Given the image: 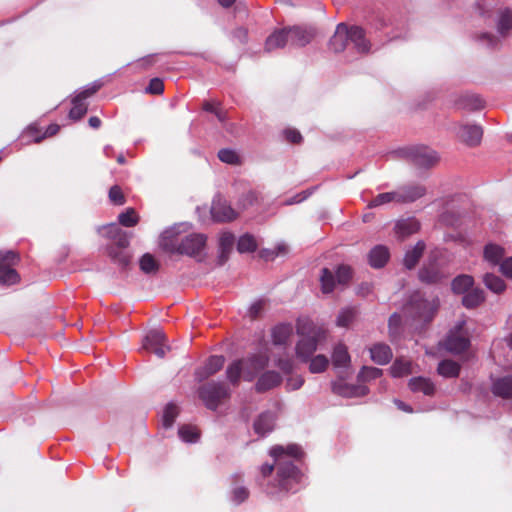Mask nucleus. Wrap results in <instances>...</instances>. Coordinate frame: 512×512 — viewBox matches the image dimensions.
<instances>
[{
    "label": "nucleus",
    "mask_w": 512,
    "mask_h": 512,
    "mask_svg": "<svg viewBox=\"0 0 512 512\" xmlns=\"http://www.w3.org/2000/svg\"><path fill=\"white\" fill-rule=\"evenodd\" d=\"M270 455L274 458L273 464H263L260 473L263 479L270 477L276 469L273 481L268 482L266 493L269 496H276L279 492L287 493L300 483L301 471L288 458L300 459L303 456L301 448L296 444L286 447L276 445L270 449Z\"/></svg>",
    "instance_id": "nucleus-1"
},
{
    "label": "nucleus",
    "mask_w": 512,
    "mask_h": 512,
    "mask_svg": "<svg viewBox=\"0 0 512 512\" xmlns=\"http://www.w3.org/2000/svg\"><path fill=\"white\" fill-rule=\"evenodd\" d=\"M439 307L440 300L437 296L427 298L422 292L415 291L403 306V315L411 325L424 328L433 321Z\"/></svg>",
    "instance_id": "nucleus-2"
},
{
    "label": "nucleus",
    "mask_w": 512,
    "mask_h": 512,
    "mask_svg": "<svg viewBox=\"0 0 512 512\" xmlns=\"http://www.w3.org/2000/svg\"><path fill=\"white\" fill-rule=\"evenodd\" d=\"M189 223H178L164 230L159 246L171 254L192 255V230Z\"/></svg>",
    "instance_id": "nucleus-3"
},
{
    "label": "nucleus",
    "mask_w": 512,
    "mask_h": 512,
    "mask_svg": "<svg viewBox=\"0 0 512 512\" xmlns=\"http://www.w3.org/2000/svg\"><path fill=\"white\" fill-rule=\"evenodd\" d=\"M297 332L303 336L296 346L297 357L308 361L317 349L321 331L312 327L309 321L298 322Z\"/></svg>",
    "instance_id": "nucleus-4"
},
{
    "label": "nucleus",
    "mask_w": 512,
    "mask_h": 512,
    "mask_svg": "<svg viewBox=\"0 0 512 512\" xmlns=\"http://www.w3.org/2000/svg\"><path fill=\"white\" fill-rule=\"evenodd\" d=\"M199 397L208 409L215 410L230 398V389L222 382H208L200 387Z\"/></svg>",
    "instance_id": "nucleus-5"
},
{
    "label": "nucleus",
    "mask_w": 512,
    "mask_h": 512,
    "mask_svg": "<svg viewBox=\"0 0 512 512\" xmlns=\"http://www.w3.org/2000/svg\"><path fill=\"white\" fill-rule=\"evenodd\" d=\"M102 87L101 81H95L87 85L82 91L72 99V108L69 117L73 120L81 119L87 112V104L85 100L94 95Z\"/></svg>",
    "instance_id": "nucleus-6"
},
{
    "label": "nucleus",
    "mask_w": 512,
    "mask_h": 512,
    "mask_svg": "<svg viewBox=\"0 0 512 512\" xmlns=\"http://www.w3.org/2000/svg\"><path fill=\"white\" fill-rule=\"evenodd\" d=\"M406 153L411 162L419 168H430L439 161L437 153L426 146L410 147Z\"/></svg>",
    "instance_id": "nucleus-7"
},
{
    "label": "nucleus",
    "mask_w": 512,
    "mask_h": 512,
    "mask_svg": "<svg viewBox=\"0 0 512 512\" xmlns=\"http://www.w3.org/2000/svg\"><path fill=\"white\" fill-rule=\"evenodd\" d=\"M142 349L153 352L157 357L163 358L169 351L165 334L159 329L149 331L142 340Z\"/></svg>",
    "instance_id": "nucleus-8"
},
{
    "label": "nucleus",
    "mask_w": 512,
    "mask_h": 512,
    "mask_svg": "<svg viewBox=\"0 0 512 512\" xmlns=\"http://www.w3.org/2000/svg\"><path fill=\"white\" fill-rule=\"evenodd\" d=\"M210 213L212 219L219 223L231 222L238 217V213L231 207L228 201L220 196L213 199Z\"/></svg>",
    "instance_id": "nucleus-9"
},
{
    "label": "nucleus",
    "mask_w": 512,
    "mask_h": 512,
    "mask_svg": "<svg viewBox=\"0 0 512 512\" xmlns=\"http://www.w3.org/2000/svg\"><path fill=\"white\" fill-rule=\"evenodd\" d=\"M462 329L463 323H460L448 334L444 346L449 352L459 354L468 349L470 340L462 332Z\"/></svg>",
    "instance_id": "nucleus-10"
},
{
    "label": "nucleus",
    "mask_w": 512,
    "mask_h": 512,
    "mask_svg": "<svg viewBox=\"0 0 512 512\" xmlns=\"http://www.w3.org/2000/svg\"><path fill=\"white\" fill-rule=\"evenodd\" d=\"M457 135L463 143L470 147H475L481 143L483 129L476 124H464L459 126Z\"/></svg>",
    "instance_id": "nucleus-11"
},
{
    "label": "nucleus",
    "mask_w": 512,
    "mask_h": 512,
    "mask_svg": "<svg viewBox=\"0 0 512 512\" xmlns=\"http://www.w3.org/2000/svg\"><path fill=\"white\" fill-rule=\"evenodd\" d=\"M242 360L245 365L244 379L247 381L253 380L255 375L259 371L263 370L269 362L268 357L263 354L253 355L247 359Z\"/></svg>",
    "instance_id": "nucleus-12"
},
{
    "label": "nucleus",
    "mask_w": 512,
    "mask_h": 512,
    "mask_svg": "<svg viewBox=\"0 0 512 512\" xmlns=\"http://www.w3.org/2000/svg\"><path fill=\"white\" fill-rule=\"evenodd\" d=\"M289 43L293 46L303 47L310 43L315 36L312 29L301 26L287 28Z\"/></svg>",
    "instance_id": "nucleus-13"
},
{
    "label": "nucleus",
    "mask_w": 512,
    "mask_h": 512,
    "mask_svg": "<svg viewBox=\"0 0 512 512\" xmlns=\"http://www.w3.org/2000/svg\"><path fill=\"white\" fill-rule=\"evenodd\" d=\"M332 389L335 394L346 398L362 397L369 391L365 385L348 384L343 381L335 382Z\"/></svg>",
    "instance_id": "nucleus-14"
},
{
    "label": "nucleus",
    "mask_w": 512,
    "mask_h": 512,
    "mask_svg": "<svg viewBox=\"0 0 512 512\" xmlns=\"http://www.w3.org/2000/svg\"><path fill=\"white\" fill-rule=\"evenodd\" d=\"M397 203H411L423 197L426 194V188L423 185H406L397 191Z\"/></svg>",
    "instance_id": "nucleus-15"
},
{
    "label": "nucleus",
    "mask_w": 512,
    "mask_h": 512,
    "mask_svg": "<svg viewBox=\"0 0 512 512\" xmlns=\"http://www.w3.org/2000/svg\"><path fill=\"white\" fill-rule=\"evenodd\" d=\"M349 41L354 44L355 49L359 53H368L371 48L369 40L363 28L359 26L348 27Z\"/></svg>",
    "instance_id": "nucleus-16"
},
{
    "label": "nucleus",
    "mask_w": 512,
    "mask_h": 512,
    "mask_svg": "<svg viewBox=\"0 0 512 512\" xmlns=\"http://www.w3.org/2000/svg\"><path fill=\"white\" fill-rule=\"evenodd\" d=\"M348 41V26L344 23H340L337 25L336 31L329 41V47L332 51L339 53L345 50Z\"/></svg>",
    "instance_id": "nucleus-17"
},
{
    "label": "nucleus",
    "mask_w": 512,
    "mask_h": 512,
    "mask_svg": "<svg viewBox=\"0 0 512 512\" xmlns=\"http://www.w3.org/2000/svg\"><path fill=\"white\" fill-rule=\"evenodd\" d=\"M492 393L503 399L512 398V374L496 378L492 382Z\"/></svg>",
    "instance_id": "nucleus-18"
},
{
    "label": "nucleus",
    "mask_w": 512,
    "mask_h": 512,
    "mask_svg": "<svg viewBox=\"0 0 512 512\" xmlns=\"http://www.w3.org/2000/svg\"><path fill=\"white\" fill-rule=\"evenodd\" d=\"M390 258L389 249L384 245H376L368 254V263L372 268L384 267Z\"/></svg>",
    "instance_id": "nucleus-19"
},
{
    "label": "nucleus",
    "mask_w": 512,
    "mask_h": 512,
    "mask_svg": "<svg viewBox=\"0 0 512 512\" xmlns=\"http://www.w3.org/2000/svg\"><path fill=\"white\" fill-rule=\"evenodd\" d=\"M287 43H289L287 28L278 29L267 37L264 49L266 52H272L284 48Z\"/></svg>",
    "instance_id": "nucleus-20"
},
{
    "label": "nucleus",
    "mask_w": 512,
    "mask_h": 512,
    "mask_svg": "<svg viewBox=\"0 0 512 512\" xmlns=\"http://www.w3.org/2000/svg\"><path fill=\"white\" fill-rule=\"evenodd\" d=\"M370 357L373 362L378 365H385L390 362L393 353L389 345L384 343H376L370 349Z\"/></svg>",
    "instance_id": "nucleus-21"
},
{
    "label": "nucleus",
    "mask_w": 512,
    "mask_h": 512,
    "mask_svg": "<svg viewBox=\"0 0 512 512\" xmlns=\"http://www.w3.org/2000/svg\"><path fill=\"white\" fill-rule=\"evenodd\" d=\"M456 105L459 109L476 111L484 108L485 102L479 95L466 93L459 96Z\"/></svg>",
    "instance_id": "nucleus-22"
},
{
    "label": "nucleus",
    "mask_w": 512,
    "mask_h": 512,
    "mask_svg": "<svg viewBox=\"0 0 512 512\" xmlns=\"http://www.w3.org/2000/svg\"><path fill=\"white\" fill-rule=\"evenodd\" d=\"M275 416L271 412H264L260 414L254 421L253 427L255 433L260 436H265L274 429Z\"/></svg>",
    "instance_id": "nucleus-23"
},
{
    "label": "nucleus",
    "mask_w": 512,
    "mask_h": 512,
    "mask_svg": "<svg viewBox=\"0 0 512 512\" xmlns=\"http://www.w3.org/2000/svg\"><path fill=\"white\" fill-rule=\"evenodd\" d=\"M282 381V377L280 374L276 371H267L263 373L257 383H256V390L258 392H265L268 391L278 385H280Z\"/></svg>",
    "instance_id": "nucleus-24"
},
{
    "label": "nucleus",
    "mask_w": 512,
    "mask_h": 512,
    "mask_svg": "<svg viewBox=\"0 0 512 512\" xmlns=\"http://www.w3.org/2000/svg\"><path fill=\"white\" fill-rule=\"evenodd\" d=\"M419 280L426 284H436L441 282L443 274L435 264L424 266L419 270Z\"/></svg>",
    "instance_id": "nucleus-25"
},
{
    "label": "nucleus",
    "mask_w": 512,
    "mask_h": 512,
    "mask_svg": "<svg viewBox=\"0 0 512 512\" xmlns=\"http://www.w3.org/2000/svg\"><path fill=\"white\" fill-rule=\"evenodd\" d=\"M409 388L413 392H421L424 395L432 396L435 393V385L434 383L424 377H414L409 381Z\"/></svg>",
    "instance_id": "nucleus-26"
},
{
    "label": "nucleus",
    "mask_w": 512,
    "mask_h": 512,
    "mask_svg": "<svg viewBox=\"0 0 512 512\" xmlns=\"http://www.w3.org/2000/svg\"><path fill=\"white\" fill-rule=\"evenodd\" d=\"M485 301V293L479 288H472L462 298V304L467 309H474L480 306Z\"/></svg>",
    "instance_id": "nucleus-27"
},
{
    "label": "nucleus",
    "mask_w": 512,
    "mask_h": 512,
    "mask_svg": "<svg viewBox=\"0 0 512 512\" xmlns=\"http://www.w3.org/2000/svg\"><path fill=\"white\" fill-rule=\"evenodd\" d=\"M235 237L230 232H224L220 236L219 247V265H223L229 258V254L234 246Z\"/></svg>",
    "instance_id": "nucleus-28"
},
{
    "label": "nucleus",
    "mask_w": 512,
    "mask_h": 512,
    "mask_svg": "<svg viewBox=\"0 0 512 512\" xmlns=\"http://www.w3.org/2000/svg\"><path fill=\"white\" fill-rule=\"evenodd\" d=\"M474 285V278L467 274L455 277L451 283V289L455 294L465 295Z\"/></svg>",
    "instance_id": "nucleus-29"
},
{
    "label": "nucleus",
    "mask_w": 512,
    "mask_h": 512,
    "mask_svg": "<svg viewBox=\"0 0 512 512\" xmlns=\"http://www.w3.org/2000/svg\"><path fill=\"white\" fill-rule=\"evenodd\" d=\"M395 229L399 237L405 238L418 232L420 223L415 218H408L398 221Z\"/></svg>",
    "instance_id": "nucleus-30"
},
{
    "label": "nucleus",
    "mask_w": 512,
    "mask_h": 512,
    "mask_svg": "<svg viewBox=\"0 0 512 512\" xmlns=\"http://www.w3.org/2000/svg\"><path fill=\"white\" fill-rule=\"evenodd\" d=\"M425 250L424 242H418L411 250L407 251L404 257V265L408 269H412L419 262Z\"/></svg>",
    "instance_id": "nucleus-31"
},
{
    "label": "nucleus",
    "mask_w": 512,
    "mask_h": 512,
    "mask_svg": "<svg viewBox=\"0 0 512 512\" xmlns=\"http://www.w3.org/2000/svg\"><path fill=\"white\" fill-rule=\"evenodd\" d=\"M292 326L290 324H280L273 328L272 339L275 345H284L292 335Z\"/></svg>",
    "instance_id": "nucleus-32"
},
{
    "label": "nucleus",
    "mask_w": 512,
    "mask_h": 512,
    "mask_svg": "<svg viewBox=\"0 0 512 512\" xmlns=\"http://www.w3.org/2000/svg\"><path fill=\"white\" fill-rule=\"evenodd\" d=\"M483 283L490 291L496 294H501L506 290L504 280L493 273H486L483 276Z\"/></svg>",
    "instance_id": "nucleus-33"
},
{
    "label": "nucleus",
    "mask_w": 512,
    "mask_h": 512,
    "mask_svg": "<svg viewBox=\"0 0 512 512\" xmlns=\"http://www.w3.org/2000/svg\"><path fill=\"white\" fill-rule=\"evenodd\" d=\"M332 362L336 367H346L350 363V355L346 345L339 343L335 346L332 354Z\"/></svg>",
    "instance_id": "nucleus-34"
},
{
    "label": "nucleus",
    "mask_w": 512,
    "mask_h": 512,
    "mask_svg": "<svg viewBox=\"0 0 512 512\" xmlns=\"http://www.w3.org/2000/svg\"><path fill=\"white\" fill-rule=\"evenodd\" d=\"M504 257V249L496 244H487L484 248V258L493 266L501 263Z\"/></svg>",
    "instance_id": "nucleus-35"
},
{
    "label": "nucleus",
    "mask_w": 512,
    "mask_h": 512,
    "mask_svg": "<svg viewBox=\"0 0 512 512\" xmlns=\"http://www.w3.org/2000/svg\"><path fill=\"white\" fill-rule=\"evenodd\" d=\"M245 373V365L243 360H237L232 362L226 370L227 378L233 385H237L241 375L244 376Z\"/></svg>",
    "instance_id": "nucleus-36"
},
{
    "label": "nucleus",
    "mask_w": 512,
    "mask_h": 512,
    "mask_svg": "<svg viewBox=\"0 0 512 512\" xmlns=\"http://www.w3.org/2000/svg\"><path fill=\"white\" fill-rule=\"evenodd\" d=\"M437 371L443 377H457L460 373V365L452 360H443L438 364Z\"/></svg>",
    "instance_id": "nucleus-37"
},
{
    "label": "nucleus",
    "mask_w": 512,
    "mask_h": 512,
    "mask_svg": "<svg viewBox=\"0 0 512 512\" xmlns=\"http://www.w3.org/2000/svg\"><path fill=\"white\" fill-rule=\"evenodd\" d=\"M180 408L173 402L168 403L163 411L162 426L169 429L173 426L175 419L179 415Z\"/></svg>",
    "instance_id": "nucleus-38"
},
{
    "label": "nucleus",
    "mask_w": 512,
    "mask_h": 512,
    "mask_svg": "<svg viewBox=\"0 0 512 512\" xmlns=\"http://www.w3.org/2000/svg\"><path fill=\"white\" fill-rule=\"evenodd\" d=\"M258 245L256 239L251 234L242 235L237 243V250L239 253H251L257 249Z\"/></svg>",
    "instance_id": "nucleus-39"
},
{
    "label": "nucleus",
    "mask_w": 512,
    "mask_h": 512,
    "mask_svg": "<svg viewBox=\"0 0 512 512\" xmlns=\"http://www.w3.org/2000/svg\"><path fill=\"white\" fill-rule=\"evenodd\" d=\"M497 29L502 36H506L512 29V11L510 9H504L500 12Z\"/></svg>",
    "instance_id": "nucleus-40"
},
{
    "label": "nucleus",
    "mask_w": 512,
    "mask_h": 512,
    "mask_svg": "<svg viewBox=\"0 0 512 512\" xmlns=\"http://www.w3.org/2000/svg\"><path fill=\"white\" fill-rule=\"evenodd\" d=\"M393 377H403L412 373L411 362L405 359H396L390 367Z\"/></svg>",
    "instance_id": "nucleus-41"
},
{
    "label": "nucleus",
    "mask_w": 512,
    "mask_h": 512,
    "mask_svg": "<svg viewBox=\"0 0 512 512\" xmlns=\"http://www.w3.org/2000/svg\"><path fill=\"white\" fill-rule=\"evenodd\" d=\"M391 202H396L397 203V193H396V191L385 192V193L378 194L377 196H375L368 203V208L379 207V206H382L384 204H388V203H391Z\"/></svg>",
    "instance_id": "nucleus-42"
},
{
    "label": "nucleus",
    "mask_w": 512,
    "mask_h": 512,
    "mask_svg": "<svg viewBox=\"0 0 512 512\" xmlns=\"http://www.w3.org/2000/svg\"><path fill=\"white\" fill-rule=\"evenodd\" d=\"M202 109L205 112L213 113L220 122L226 120V112L221 108L220 103L216 100H207L203 103Z\"/></svg>",
    "instance_id": "nucleus-43"
},
{
    "label": "nucleus",
    "mask_w": 512,
    "mask_h": 512,
    "mask_svg": "<svg viewBox=\"0 0 512 512\" xmlns=\"http://www.w3.org/2000/svg\"><path fill=\"white\" fill-rule=\"evenodd\" d=\"M20 277L14 268L6 269L0 264V284L13 285L19 281Z\"/></svg>",
    "instance_id": "nucleus-44"
},
{
    "label": "nucleus",
    "mask_w": 512,
    "mask_h": 512,
    "mask_svg": "<svg viewBox=\"0 0 512 512\" xmlns=\"http://www.w3.org/2000/svg\"><path fill=\"white\" fill-rule=\"evenodd\" d=\"M225 362L223 356H211L205 364V373L201 377L209 376L219 371Z\"/></svg>",
    "instance_id": "nucleus-45"
},
{
    "label": "nucleus",
    "mask_w": 512,
    "mask_h": 512,
    "mask_svg": "<svg viewBox=\"0 0 512 512\" xmlns=\"http://www.w3.org/2000/svg\"><path fill=\"white\" fill-rule=\"evenodd\" d=\"M321 289L323 293H330L335 287V277L328 268H323L321 271Z\"/></svg>",
    "instance_id": "nucleus-46"
},
{
    "label": "nucleus",
    "mask_w": 512,
    "mask_h": 512,
    "mask_svg": "<svg viewBox=\"0 0 512 512\" xmlns=\"http://www.w3.org/2000/svg\"><path fill=\"white\" fill-rule=\"evenodd\" d=\"M118 221L124 227H133L139 222V216L133 208H128L119 214Z\"/></svg>",
    "instance_id": "nucleus-47"
},
{
    "label": "nucleus",
    "mask_w": 512,
    "mask_h": 512,
    "mask_svg": "<svg viewBox=\"0 0 512 512\" xmlns=\"http://www.w3.org/2000/svg\"><path fill=\"white\" fill-rule=\"evenodd\" d=\"M140 269L147 274L157 272L159 264L156 259L149 253L144 254L140 259Z\"/></svg>",
    "instance_id": "nucleus-48"
},
{
    "label": "nucleus",
    "mask_w": 512,
    "mask_h": 512,
    "mask_svg": "<svg viewBox=\"0 0 512 512\" xmlns=\"http://www.w3.org/2000/svg\"><path fill=\"white\" fill-rule=\"evenodd\" d=\"M382 375V370L376 367L363 366L358 374V380L361 382L377 379Z\"/></svg>",
    "instance_id": "nucleus-49"
},
{
    "label": "nucleus",
    "mask_w": 512,
    "mask_h": 512,
    "mask_svg": "<svg viewBox=\"0 0 512 512\" xmlns=\"http://www.w3.org/2000/svg\"><path fill=\"white\" fill-rule=\"evenodd\" d=\"M109 256L120 266H127L130 262L129 255L124 252L122 249L114 248L113 246L109 248Z\"/></svg>",
    "instance_id": "nucleus-50"
},
{
    "label": "nucleus",
    "mask_w": 512,
    "mask_h": 512,
    "mask_svg": "<svg viewBox=\"0 0 512 512\" xmlns=\"http://www.w3.org/2000/svg\"><path fill=\"white\" fill-rule=\"evenodd\" d=\"M356 313L354 308L342 310L337 317V325L340 327H348L356 317Z\"/></svg>",
    "instance_id": "nucleus-51"
},
{
    "label": "nucleus",
    "mask_w": 512,
    "mask_h": 512,
    "mask_svg": "<svg viewBox=\"0 0 512 512\" xmlns=\"http://www.w3.org/2000/svg\"><path fill=\"white\" fill-rule=\"evenodd\" d=\"M328 358L324 355H317L311 359L309 370L312 373H320L323 372L328 366Z\"/></svg>",
    "instance_id": "nucleus-52"
},
{
    "label": "nucleus",
    "mask_w": 512,
    "mask_h": 512,
    "mask_svg": "<svg viewBox=\"0 0 512 512\" xmlns=\"http://www.w3.org/2000/svg\"><path fill=\"white\" fill-rule=\"evenodd\" d=\"M207 237L204 234H194V260L202 261V250L206 245Z\"/></svg>",
    "instance_id": "nucleus-53"
},
{
    "label": "nucleus",
    "mask_w": 512,
    "mask_h": 512,
    "mask_svg": "<svg viewBox=\"0 0 512 512\" xmlns=\"http://www.w3.org/2000/svg\"><path fill=\"white\" fill-rule=\"evenodd\" d=\"M218 158L220 161L227 164L236 165L240 163V158L238 154L231 149H221L218 152Z\"/></svg>",
    "instance_id": "nucleus-54"
},
{
    "label": "nucleus",
    "mask_w": 512,
    "mask_h": 512,
    "mask_svg": "<svg viewBox=\"0 0 512 512\" xmlns=\"http://www.w3.org/2000/svg\"><path fill=\"white\" fill-rule=\"evenodd\" d=\"M352 278V269L347 265H340L336 271V280L339 284L345 285Z\"/></svg>",
    "instance_id": "nucleus-55"
},
{
    "label": "nucleus",
    "mask_w": 512,
    "mask_h": 512,
    "mask_svg": "<svg viewBox=\"0 0 512 512\" xmlns=\"http://www.w3.org/2000/svg\"><path fill=\"white\" fill-rule=\"evenodd\" d=\"M18 262V256L13 251H6L0 253V264L6 269L13 268Z\"/></svg>",
    "instance_id": "nucleus-56"
},
{
    "label": "nucleus",
    "mask_w": 512,
    "mask_h": 512,
    "mask_svg": "<svg viewBox=\"0 0 512 512\" xmlns=\"http://www.w3.org/2000/svg\"><path fill=\"white\" fill-rule=\"evenodd\" d=\"M99 231L103 236L107 238L116 239L123 230H121L117 224L112 223L103 226Z\"/></svg>",
    "instance_id": "nucleus-57"
},
{
    "label": "nucleus",
    "mask_w": 512,
    "mask_h": 512,
    "mask_svg": "<svg viewBox=\"0 0 512 512\" xmlns=\"http://www.w3.org/2000/svg\"><path fill=\"white\" fill-rule=\"evenodd\" d=\"M249 497V490L246 487H236L232 491V500L236 504H240Z\"/></svg>",
    "instance_id": "nucleus-58"
},
{
    "label": "nucleus",
    "mask_w": 512,
    "mask_h": 512,
    "mask_svg": "<svg viewBox=\"0 0 512 512\" xmlns=\"http://www.w3.org/2000/svg\"><path fill=\"white\" fill-rule=\"evenodd\" d=\"M164 91L163 81L159 78L150 80L149 85L146 87V92L150 94H161Z\"/></svg>",
    "instance_id": "nucleus-59"
},
{
    "label": "nucleus",
    "mask_w": 512,
    "mask_h": 512,
    "mask_svg": "<svg viewBox=\"0 0 512 512\" xmlns=\"http://www.w3.org/2000/svg\"><path fill=\"white\" fill-rule=\"evenodd\" d=\"M109 198L113 203L117 205H122L125 202L124 195L118 186H113L110 188Z\"/></svg>",
    "instance_id": "nucleus-60"
},
{
    "label": "nucleus",
    "mask_w": 512,
    "mask_h": 512,
    "mask_svg": "<svg viewBox=\"0 0 512 512\" xmlns=\"http://www.w3.org/2000/svg\"><path fill=\"white\" fill-rule=\"evenodd\" d=\"M284 136L285 139L292 144H299L303 140L301 133L296 129H286L284 131Z\"/></svg>",
    "instance_id": "nucleus-61"
},
{
    "label": "nucleus",
    "mask_w": 512,
    "mask_h": 512,
    "mask_svg": "<svg viewBox=\"0 0 512 512\" xmlns=\"http://www.w3.org/2000/svg\"><path fill=\"white\" fill-rule=\"evenodd\" d=\"M402 317L398 313H393L388 320V327L390 333H396L401 325Z\"/></svg>",
    "instance_id": "nucleus-62"
},
{
    "label": "nucleus",
    "mask_w": 512,
    "mask_h": 512,
    "mask_svg": "<svg viewBox=\"0 0 512 512\" xmlns=\"http://www.w3.org/2000/svg\"><path fill=\"white\" fill-rule=\"evenodd\" d=\"M178 436L179 438L185 442V443H191L192 442V428L189 425H182L178 429Z\"/></svg>",
    "instance_id": "nucleus-63"
},
{
    "label": "nucleus",
    "mask_w": 512,
    "mask_h": 512,
    "mask_svg": "<svg viewBox=\"0 0 512 512\" xmlns=\"http://www.w3.org/2000/svg\"><path fill=\"white\" fill-rule=\"evenodd\" d=\"M500 271L504 276L512 279V257L506 258L500 263Z\"/></svg>",
    "instance_id": "nucleus-64"
}]
</instances>
